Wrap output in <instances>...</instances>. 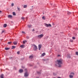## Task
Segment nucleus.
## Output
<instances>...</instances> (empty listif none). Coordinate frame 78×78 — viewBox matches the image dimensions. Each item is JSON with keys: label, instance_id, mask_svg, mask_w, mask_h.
<instances>
[{"label": "nucleus", "instance_id": "obj_1", "mask_svg": "<svg viewBox=\"0 0 78 78\" xmlns=\"http://www.w3.org/2000/svg\"><path fill=\"white\" fill-rule=\"evenodd\" d=\"M57 64L56 65V66H58V67H61V65L62 64V60H57Z\"/></svg>", "mask_w": 78, "mask_h": 78}, {"label": "nucleus", "instance_id": "obj_2", "mask_svg": "<svg viewBox=\"0 0 78 78\" xmlns=\"http://www.w3.org/2000/svg\"><path fill=\"white\" fill-rule=\"evenodd\" d=\"M34 46L33 50L34 51H36L37 50V47L35 44H33Z\"/></svg>", "mask_w": 78, "mask_h": 78}, {"label": "nucleus", "instance_id": "obj_3", "mask_svg": "<svg viewBox=\"0 0 78 78\" xmlns=\"http://www.w3.org/2000/svg\"><path fill=\"white\" fill-rule=\"evenodd\" d=\"M71 75H69V78H73V75H74V73H70Z\"/></svg>", "mask_w": 78, "mask_h": 78}, {"label": "nucleus", "instance_id": "obj_4", "mask_svg": "<svg viewBox=\"0 0 78 78\" xmlns=\"http://www.w3.org/2000/svg\"><path fill=\"white\" fill-rule=\"evenodd\" d=\"M29 75V74L28 73V72H26L24 73V76H25V77H27V76H28Z\"/></svg>", "mask_w": 78, "mask_h": 78}, {"label": "nucleus", "instance_id": "obj_5", "mask_svg": "<svg viewBox=\"0 0 78 78\" xmlns=\"http://www.w3.org/2000/svg\"><path fill=\"white\" fill-rule=\"evenodd\" d=\"M45 26L46 27H51V24H48L47 23L45 24Z\"/></svg>", "mask_w": 78, "mask_h": 78}, {"label": "nucleus", "instance_id": "obj_6", "mask_svg": "<svg viewBox=\"0 0 78 78\" xmlns=\"http://www.w3.org/2000/svg\"><path fill=\"white\" fill-rule=\"evenodd\" d=\"M44 36V35L43 34H41L40 35H39L38 36V37L39 38H41V37H42Z\"/></svg>", "mask_w": 78, "mask_h": 78}, {"label": "nucleus", "instance_id": "obj_7", "mask_svg": "<svg viewBox=\"0 0 78 78\" xmlns=\"http://www.w3.org/2000/svg\"><path fill=\"white\" fill-rule=\"evenodd\" d=\"M41 47H42V45L39 44L38 45V49L39 50H41L40 49L41 48Z\"/></svg>", "mask_w": 78, "mask_h": 78}, {"label": "nucleus", "instance_id": "obj_8", "mask_svg": "<svg viewBox=\"0 0 78 78\" xmlns=\"http://www.w3.org/2000/svg\"><path fill=\"white\" fill-rule=\"evenodd\" d=\"M12 16L11 15H9L8 16V18H12Z\"/></svg>", "mask_w": 78, "mask_h": 78}, {"label": "nucleus", "instance_id": "obj_9", "mask_svg": "<svg viewBox=\"0 0 78 78\" xmlns=\"http://www.w3.org/2000/svg\"><path fill=\"white\" fill-rule=\"evenodd\" d=\"M23 72V69H20L19 70V72L20 73H22Z\"/></svg>", "mask_w": 78, "mask_h": 78}, {"label": "nucleus", "instance_id": "obj_10", "mask_svg": "<svg viewBox=\"0 0 78 78\" xmlns=\"http://www.w3.org/2000/svg\"><path fill=\"white\" fill-rule=\"evenodd\" d=\"M20 47H21V48H23L25 47V45H22L20 46Z\"/></svg>", "mask_w": 78, "mask_h": 78}, {"label": "nucleus", "instance_id": "obj_11", "mask_svg": "<svg viewBox=\"0 0 78 78\" xmlns=\"http://www.w3.org/2000/svg\"><path fill=\"white\" fill-rule=\"evenodd\" d=\"M6 27H7V24H5L4 25L3 27H4V28H6Z\"/></svg>", "mask_w": 78, "mask_h": 78}, {"label": "nucleus", "instance_id": "obj_12", "mask_svg": "<svg viewBox=\"0 0 78 78\" xmlns=\"http://www.w3.org/2000/svg\"><path fill=\"white\" fill-rule=\"evenodd\" d=\"M27 42V40L24 41H23V44H25Z\"/></svg>", "mask_w": 78, "mask_h": 78}, {"label": "nucleus", "instance_id": "obj_13", "mask_svg": "<svg viewBox=\"0 0 78 78\" xmlns=\"http://www.w3.org/2000/svg\"><path fill=\"white\" fill-rule=\"evenodd\" d=\"M33 58V55H30V56L29 58H30V59H32Z\"/></svg>", "mask_w": 78, "mask_h": 78}, {"label": "nucleus", "instance_id": "obj_14", "mask_svg": "<svg viewBox=\"0 0 78 78\" xmlns=\"http://www.w3.org/2000/svg\"><path fill=\"white\" fill-rule=\"evenodd\" d=\"M23 8H27V5H24Z\"/></svg>", "mask_w": 78, "mask_h": 78}, {"label": "nucleus", "instance_id": "obj_15", "mask_svg": "<svg viewBox=\"0 0 78 78\" xmlns=\"http://www.w3.org/2000/svg\"><path fill=\"white\" fill-rule=\"evenodd\" d=\"M42 19H43V20H45V16H43L42 17Z\"/></svg>", "mask_w": 78, "mask_h": 78}, {"label": "nucleus", "instance_id": "obj_16", "mask_svg": "<svg viewBox=\"0 0 78 78\" xmlns=\"http://www.w3.org/2000/svg\"><path fill=\"white\" fill-rule=\"evenodd\" d=\"M45 53H44L41 55V56H45Z\"/></svg>", "mask_w": 78, "mask_h": 78}, {"label": "nucleus", "instance_id": "obj_17", "mask_svg": "<svg viewBox=\"0 0 78 78\" xmlns=\"http://www.w3.org/2000/svg\"><path fill=\"white\" fill-rule=\"evenodd\" d=\"M13 44H14V45H17V43L16 42H13Z\"/></svg>", "mask_w": 78, "mask_h": 78}, {"label": "nucleus", "instance_id": "obj_18", "mask_svg": "<svg viewBox=\"0 0 78 78\" xmlns=\"http://www.w3.org/2000/svg\"><path fill=\"white\" fill-rule=\"evenodd\" d=\"M9 48H5V50H9Z\"/></svg>", "mask_w": 78, "mask_h": 78}, {"label": "nucleus", "instance_id": "obj_19", "mask_svg": "<svg viewBox=\"0 0 78 78\" xmlns=\"http://www.w3.org/2000/svg\"><path fill=\"white\" fill-rule=\"evenodd\" d=\"M12 49H14V48H16V46H12Z\"/></svg>", "mask_w": 78, "mask_h": 78}, {"label": "nucleus", "instance_id": "obj_20", "mask_svg": "<svg viewBox=\"0 0 78 78\" xmlns=\"http://www.w3.org/2000/svg\"><path fill=\"white\" fill-rule=\"evenodd\" d=\"M72 14V13H71V12H67V14H69H69Z\"/></svg>", "mask_w": 78, "mask_h": 78}, {"label": "nucleus", "instance_id": "obj_21", "mask_svg": "<svg viewBox=\"0 0 78 78\" xmlns=\"http://www.w3.org/2000/svg\"><path fill=\"white\" fill-rule=\"evenodd\" d=\"M31 27H32V25H28V28H31Z\"/></svg>", "mask_w": 78, "mask_h": 78}, {"label": "nucleus", "instance_id": "obj_22", "mask_svg": "<svg viewBox=\"0 0 78 78\" xmlns=\"http://www.w3.org/2000/svg\"><path fill=\"white\" fill-rule=\"evenodd\" d=\"M12 43V42L10 41L8 43V44H10Z\"/></svg>", "mask_w": 78, "mask_h": 78}, {"label": "nucleus", "instance_id": "obj_23", "mask_svg": "<svg viewBox=\"0 0 78 78\" xmlns=\"http://www.w3.org/2000/svg\"><path fill=\"white\" fill-rule=\"evenodd\" d=\"M17 9H18V11H20V8H19L18 7H17Z\"/></svg>", "mask_w": 78, "mask_h": 78}, {"label": "nucleus", "instance_id": "obj_24", "mask_svg": "<svg viewBox=\"0 0 78 78\" xmlns=\"http://www.w3.org/2000/svg\"><path fill=\"white\" fill-rule=\"evenodd\" d=\"M13 16H16V13H15V12H13Z\"/></svg>", "mask_w": 78, "mask_h": 78}, {"label": "nucleus", "instance_id": "obj_25", "mask_svg": "<svg viewBox=\"0 0 78 78\" xmlns=\"http://www.w3.org/2000/svg\"><path fill=\"white\" fill-rule=\"evenodd\" d=\"M73 41L72 40H70V41L71 42H73Z\"/></svg>", "mask_w": 78, "mask_h": 78}, {"label": "nucleus", "instance_id": "obj_26", "mask_svg": "<svg viewBox=\"0 0 78 78\" xmlns=\"http://www.w3.org/2000/svg\"><path fill=\"white\" fill-rule=\"evenodd\" d=\"M53 75H54V76H55V75H56V73H53Z\"/></svg>", "mask_w": 78, "mask_h": 78}, {"label": "nucleus", "instance_id": "obj_27", "mask_svg": "<svg viewBox=\"0 0 78 78\" xmlns=\"http://www.w3.org/2000/svg\"><path fill=\"white\" fill-rule=\"evenodd\" d=\"M26 38L27 39H29L30 38V37H29L28 36H27L26 37Z\"/></svg>", "mask_w": 78, "mask_h": 78}, {"label": "nucleus", "instance_id": "obj_28", "mask_svg": "<svg viewBox=\"0 0 78 78\" xmlns=\"http://www.w3.org/2000/svg\"><path fill=\"white\" fill-rule=\"evenodd\" d=\"M68 58H70V55H69L68 56Z\"/></svg>", "mask_w": 78, "mask_h": 78}, {"label": "nucleus", "instance_id": "obj_29", "mask_svg": "<svg viewBox=\"0 0 78 78\" xmlns=\"http://www.w3.org/2000/svg\"><path fill=\"white\" fill-rule=\"evenodd\" d=\"M73 39H74V40L75 39H76L75 37H73Z\"/></svg>", "mask_w": 78, "mask_h": 78}, {"label": "nucleus", "instance_id": "obj_30", "mask_svg": "<svg viewBox=\"0 0 78 78\" xmlns=\"http://www.w3.org/2000/svg\"><path fill=\"white\" fill-rule=\"evenodd\" d=\"M76 54L77 55H78V52H76Z\"/></svg>", "mask_w": 78, "mask_h": 78}, {"label": "nucleus", "instance_id": "obj_31", "mask_svg": "<svg viewBox=\"0 0 78 78\" xmlns=\"http://www.w3.org/2000/svg\"><path fill=\"white\" fill-rule=\"evenodd\" d=\"M14 6V3H12V6Z\"/></svg>", "mask_w": 78, "mask_h": 78}, {"label": "nucleus", "instance_id": "obj_32", "mask_svg": "<svg viewBox=\"0 0 78 78\" xmlns=\"http://www.w3.org/2000/svg\"><path fill=\"white\" fill-rule=\"evenodd\" d=\"M22 33H23V34H25V33L23 31H22Z\"/></svg>", "mask_w": 78, "mask_h": 78}, {"label": "nucleus", "instance_id": "obj_33", "mask_svg": "<svg viewBox=\"0 0 78 78\" xmlns=\"http://www.w3.org/2000/svg\"><path fill=\"white\" fill-rule=\"evenodd\" d=\"M4 31H5L4 30L2 31L1 33V34H2V33H4Z\"/></svg>", "mask_w": 78, "mask_h": 78}, {"label": "nucleus", "instance_id": "obj_34", "mask_svg": "<svg viewBox=\"0 0 78 78\" xmlns=\"http://www.w3.org/2000/svg\"><path fill=\"white\" fill-rule=\"evenodd\" d=\"M22 68H23V69H24V68H25V67L23 66H21Z\"/></svg>", "mask_w": 78, "mask_h": 78}, {"label": "nucleus", "instance_id": "obj_35", "mask_svg": "<svg viewBox=\"0 0 78 78\" xmlns=\"http://www.w3.org/2000/svg\"><path fill=\"white\" fill-rule=\"evenodd\" d=\"M17 54H19L20 53V51L17 52Z\"/></svg>", "mask_w": 78, "mask_h": 78}, {"label": "nucleus", "instance_id": "obj_36", "mask_svg": "<svg viewBox=\"0 0 78 78\" xmlns=\"http://www.w3.org/2000/svg\"><path fill=\"white\" fill-rule=\"evenodd\" d=\"M22 19H25V18L24 17H22L21 18Z\"/></svg>", "mask_w": 78, "mask_h": 78}, {"label": "nucleus", "instance_id": "obj_37", "mask_svg": "<svg viewBox=\"0 0 78 78\" xmlns=\"http://www.w3.org/2000/svg\"><path fill=\"white\" fill-rule=\"evenodd\" d=\"M46 38H48V36H46Z\"/></svg>", "mask_w": 78, "mask_h": 78}, {"label": "nucleus", "instance_id": "obj_38", "mask_svg": "<svg viewBox=\"0 0 78 78\" xmlns=\"http://www.w3.org/2000/svg\"><path fill=\"white\" fill-rule=\"evenodd\" d=\"M38 73L39 74H41V72H38Z\"/></svg>", "mask_w": 78, "mask_h": 78}, {"label": "nucleus", "instance_id": "obj_39", "mask_svg": "<svg viewBox=\"0 0 78 78\" xmlns=\"http://www.w3.org/2000/svg\"><path fill=\"white\" fill-rule=\"evenodd\" d=\"M2 12L1 11H0V13Z\"/></svg>", "mask_w": 78, "mask_h": 78}, {"label": "nucleus", "instance_id": "obj_40", "mask_svg": "<svg viewBox=\"0 0 78 78\" xmlns=\"http://www.w3.org/2000/svg\"><path fill=\"white\" fill-rule=\"evenodd\" d=\"M25 71H27V70L26 69H25Z\"/></svg>", "mask_w": 78, "mask_h": 78}, {"label": "nucleus", "instance_id": "obj_41", "mask_svg": "<svg viewBox=\"0 0 78 78\" xmlns=\"http://www.w3.org/2000/svg\"><path fill=\"white\" fill-rule=\"evenodd\" d=\"M33 31H34V29H33Z\"/></svg>", "mask_w": 78, "mask_h": 78}, {"label": "nucleus", "instance_id": "obj_42", "mask_svg": "<svg viewBox=\"0 0 78 78\" xmlns=\"http://www.w3.org/2000/svg\"><path fill=\"white\" fill-rule=\"evenodd\" d=\"M60 56V55H58V56Z\"/></svg>", "mask_w": 78, "mask_h": 78}, {"label": "nucleus", "instance_id": "obj_43", "mask_svg": "<svg viewBox=\"0 0 78 78\" xmlns=\"http://www.w3.org/2000/svg\"><path fill=\"white\" fill-rule=\"evenodd\" d=\"M33 7V6H32V7Z\"/></svg>", "mask_w": 78, "mask_h": 78}, {"label": "nucleus", "instance_id": "obj_44", "mask_svg": "<svg viewBox=\"0 0 78 78\" xmlns=\"http://www.w3.org/2000/svg\"><path fill=\"white\" fill-rule=\"evenodd\" d=\"M55 78V77H54V78Z\"/></svg>", "mask_w": 78, "mask_h": 78}]
</instances>
